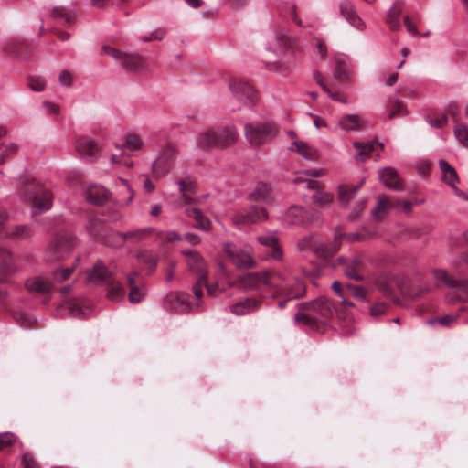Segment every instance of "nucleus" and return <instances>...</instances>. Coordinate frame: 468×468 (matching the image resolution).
I'll use <instances>...</instances> for the list:
<instances>
[{
  "mask_svg": "<svg viewBox=\"0 0 468 468\" xmlns=\"http://www.w3.org/2000/svg\"><path fill=\"white\" fill-rule=\"evenodd\" d=\"M269 289L280 309L285 308L289 302L303 297L306 290L299 278L285 276L278 271H274L269 280Z\"/></svg>",
  "mask_w": 468,
  "mask_h": 468,
  "instance_id": "f257e3e1",
  "label": "nucleus"
},
{
  "mask_svg": "<svg viewBox=\"0 0 468 468\" xmlns=\"http://www.w3.org/2000/svg\"><path fill=\"white\" fill-rule=\"evenodd\" d=\"M334 314L333 303L321 297L312 303L301 304L300 311L295 314V320L319 331L333 317Z\"/></svg>",
  "mask_w": 468,
  "mask_h": 468,
  "instance_id": "f03ea898",
  "label": "nucleus"
},
{
  "mask_svg": "<svg viewBox=\"0 0 468 468\" xmlns=\"http://www.w3.org/2000/svg\"><path fill=\"white\" fill-rule=\"evenodd\" d=\"M87 280L93 284H105L107 286V298L111 301H119L125 295L123 285L114 277V271L98 261L93 268L88 271Z\"/></svg>",
  "mask_w": 468,
  "mask_h": 468,
  "instance_id": "7ed1b4c3",
  "label": "nucleus"
},
{
  "mask_svg": "<svg viewBox=\"0 0 468 468\" xmlns=\"http://www.w3.org/2000/svg\"><path fill=\"white\" fill-rule=\"evenodd\" d=\"M178 154L179 149L176 143L165 141L158 144L155 157L151 164L153 177L160 179L168 175L174 168Z\"/></svg>",
  "mask_w": 468,
  "mask_h": 468,
  "instance_id": "20e7f679",
  "label": "nucleus"
},
{
  "mask_svg": "<svg viewBox=\"0 0 468 468\" xmlns=\"http://www.w3.org/2000/svg\"><path fill=\"white\" fill-rule=\"evenodd\" d=\"M182 254L186 258L188 270L197 275V282L193 285V293L199 299L203 296V289L206 287L207 294L216 295L217 288L207 283V271L204 259L197 251L183 250Z\"/></svg>",
  "mask_w": 468,
  "mask_h": 468,
  "instance_id": "39448f33",
  "label": "nucleus"
},
{
  "mask_svg": "<svg viewBox=\"0 0 468 468\" xmlns=\"http://www.w3.org/2000/svg\"><path fill=\"white\" fill-rule=\"evenodd\" d=\"M239 133L234 126L209 129L199 134L197 145L202 149L210 147L226 148L236 143Z\"/></svg>",
  "mask_w": 468,
  "mask_h": 468,
  "instance_id": "423d86ee",
  "label": "nucleus"
},
{
  "mask_svg": "<svg viewBox=\"0 0 468 468\" xmlns=\"http://www.w3.org/2000/svg\"><path fill=\"white\" fill-rule=\"evenodd\" d=\"M279 133L273 122H250L244 125V135L253 147H260L274 139Z\"/></svg>",
  "mask_w": 468,
  "mask_h": 468,
  "instance_id": "0eeeda50",
  "label": "nucleus"
},
{
  "mask_svg": "<svg viewBox=\"0 0 468 468\" xmlns=\"http://www.w3.org/2000/svg\"><path fill=\"white\" fill-rule=\"evenodd\" d=\"M434 277L439 285H445L448 288L446 299L449 303L466 302L468 303V281L456 280L452 278L445 271L437 270Z\"/></svg>",
  "mask_w": 468,
  "mask_h": 468,
  "instance_id": "6e6552de",
  "label": "nucleus"
},
{
  "mask_svg": "<svg viewBox=\"0 0 468 468\" xmlns=\"http://www.w3.org/2000/svg\"><path fill=\"white\" fill-rule=\"evenodd\" d=\"M102 54L115 59L126 71L139 73L146 70L147 62L144 57L135 53H125L111 46L102 47Z\"/></svg>",
  "mask_w": 468,
  "mask_h": 468,
  "instance_id": "1a4fd4ad",
  "label": "nucleus"
},
{
  "mask_svg": "<svg viewBox=\"0 0 468 468\" xmlns=\"http://www.w3.org/2000/svg\"><path fill=\"white\" fill-rule=\"evenodd\" d=\"M298 249L300 251L312 250L318 257L327 258L340 249V241L337 238H335L330 244L318 243L313 236H307L299 240Z\"/></svg>",
  "mask_w": 468,
  "mask_h": 468,
  "instance_id": "9d476101",
  "label": "nucleus"
},
{
  "mask_svg": "<svg viewBox=\"0 0 468 468\" xmlns=\"http://www.w3.org/2000/svg\"><path fill=\"white\" fill-rule=\"evenodd\" d=\"M229 89L234 97L244 105L252 106L259 100L258 92L248 81L243 80H231Z\"/></svg>",
  "mask_w": 468,
  "mask_h": 468,
  "instance_id": "9b49d317",
  "label": "nucleus"
},
{
  "mask_svg": "<svg viewBox=\"0 0 468 468\" xmlns=\"http://www.w3.org/2000/svg\"><path fill=\"white\" fill-rule=\"evenodd\" d=\"M268 218L264 207L252 206L249 211H239L232 215L231 220L236 226H249L260 223Z\"/></svg>",
  "mask_w": 468,
  "mask_h": 468,
  "instance_id": "f8f14e48",
  "label": "nucleus"
},
{
  "mask_svg": "<svg viewBox=\"0 0 468 468\" xmlns=\"http://www.w3.org/2000/svg\"><path fill=\"white\" fill-rule=\"evenodd\" d=\"M75 245V239L69 233H63L58 235L49 248V259L51 261H59L65 258L66 254Z\"/></svg>",
  "mask_w": 468,
  "mask_h": 468,
  "instance_id": "ddd939ff",
  "label": "nucleus"
},
{
  "mask_svg": "<svg viewBox=\"0 0 468 468\" xmlns=\"http://www.w3.org/2000/svg\"><path fill=\"white\" fill-rule=\"evenodd\" d=\"M87 229L96 240L108 246H117L115 233L111 234L108 226L100 218H91Z\"/></svg>",
  "mask_w": 468,
  "mask_h": 468,
  "instance_id": "4468645a",
  "label": "nucleus"
},
{
  "mask_svg": "<svg viewBox=\"0 0 468 468\" xmlns=\"http://www.w3.org/2000/svg\"><path fill=\"white\" fill-rule=\"evenodd\" d=\"M319 218V212L314 210L306 212L302 207L298 206L291 207L285 215V220L292 225L307 226Z\"/></svg>",
  "mask_w": 468,
  "mask_h": 468,
  "instance_id": "2eb2a0df",
  "label": "nucleus"
},
{
  "mask_svg": "<svg viewBox=\"0 0 468 468\" xmlns=\"http://www.w3.org/2000/svg\"><path fill=\"white\" fill-rule=\"evenodd\" d=\"M8 215L5 209L0 208V238H12V239H27L29 238L33 230L27 225H16L6 229L5 228V222L7 220Z\"/></svg>",
  "mask_w": 468,
  "mask_h": 468,
  "instance_id": "dca6fc26",
  "label": "nucleus"
},
{
  "mask_svg": "<svg viewBox=\"0 0 468 468\" xmlns=\"http://www.w3.org/2000/svg\"><path fill=\"white\" fill-rule=\"evenodd\" d=\"M0 284L5 282L10 276H12L16 271V267L14 262L13 255L7 250L0 247ZM6 291L0 288V297H3L6 294Z\"/></svg>",
  "mask_w": 468,
  "mask_h": 468,
  "instance_id": "f3484780",
  "label": "nucleus"
},
{
  "mask_svg": "<svg viewBox=\"0 0 468 468\" xmlns=\"http://www.w3.org/2000/svg\"><path fill=\"white\" fill-rule=\"evenodd\" d=\"M165 308L177 313H186L191 310L188 294L184 292H169L164 299Z\"/></svg>",
  "mask_w": 468,
  "mask_h": 468,
  "instance_id": "a211bd4d",
  "label": "nucleus"
},
{
  "mask_svg": "<svg viewBox=\"0 0 468 468\" xmlns=\"http://www.w3.org/2000/svg\"><path fill=\"white\" fill-rule=\"evenodd\" d=\"M127 285L130 288L128 299L131 303H136L142 301L145 294L143 278L138 271L131 272L126 277Z\"/></svg>",
  "mask_w": 468,
  "mask_h": 468,
  "instance_id": "6ab92c4d",
  "label": "nucleus"
},
{
  "mask_svg": "<svg viewBox=\"0 0 468 468\" xmlns=\"http://www.w3.org/2000/svg\"><path fill=\"white\" fill-rule=\"evenodd\" d=\"M339 263L344 267V272L346 277L355 281L363 280L364 262L360 256L354 257L350 260L340 257Z\"/></svg>",
  "mask_w": 468,
  "mask_h": 468,
  "instance_id": "aec40b11",
  "label": "nucleus"
},
{
  "mask_svg": "<svg viewBox=\"0 0 468 468\" xmlns=\"http://www.w3.org/2000/svg\"><path fill=\"white\" fill-rule=\"evenodd\" d=\"M224 251L238 268H252L255 264V261L248 252L238 250L232 245H226Z\"/></svg>",
  "mask_w": 468,
  "mask_h": 468,
  "instance_id": "412c9836",
  "label": "nucleus"
},
{
  "mask_svg": "<svg viewBox=\"0 0 468 468\" xmlns=\"http://www.w3.org/2000/svg\"><path fill=\"white\" fill-rule=\"evenodd\" d=\"M339 11L341 16L354 27L362 30L365 27V24L362 19L358 16L354 5L346 0L342 1L339 4Z\"/></svg>",
  "mask_w": 468,
  "mask_h": 468,
  "instance_id": "4be33fe9",
  "label": "nucleus"
},
{
  "mask_svg": "<svg viewBox=\"0 0 468 468\" xmlns=\"http://www.w3.org/2000/svg\"><path fill=\"white\" fill-rule=\"evenodd\" d=\"M2 48L5 53L14 56H26L31 52L30 44L21 38H14L5 42Z\"/></svg>",
  "mask_w": 468,
  "mask_h": 468,
  "instance_id": "5701e85b",
  "label": "nucleus"
},
{
  "mask_svg": "<svg viewBox=\"0 0 468 468\" xmlns=\"http://www.w3.org/2000/svg\"><path fill=\"white\" fill-rule=\"evenodd\" d=\"M154 232L153 228L136 229L125 233H115L117 246L122 244L125 240L132 242H140L150 237Z\"/></svg>",
  "mask_w": 468,
  "mask_h": 468,
  "instance_id": "b1692460",
  "label": "nucleus"
},
{
  "mask_svg": "<svg viewBox=\"0 0 468 468\" xmlns=\"http://www.w3.org/2000/svg\"><path fill=\"white\" fill-rule=\"evenodd\" d=\"M295 183L298 182H304L307 184V187L309 189L316 190L315 194L314 195V201L319 204L320 206H325L327 204H330L333 201V195L327 192H323L320 190L322 187V184L319 181L316 180H303L301 177H297L294 179Z\"/></svg>",
  "mask_w": 468,
  "mask_h": 468,
  "instance_id": "393cba45",
  "label": "nucleus"
},
{
  "mask_svg": "<svg viewBox=\"0 0 468 468\" xmlns=\"http://www.w3.org/2000/svg\"><path fill=\"white\" fill-rule=\"evenodd\" d=\"M380 181L388 188L400 191L403 189V183L397 171L391 167H386L379 172Z\"/></svg>",
  "mask_w": 468,
  "mask_h": 468,
  "instance_id": "a878e982",
  "label": "nucleus"
},
{
  "mask_svg": "<svg viewBox=\"0 0 468 468\" xmlns=\"http://www.w3.org/2000/svg\"><path fill=\"white\" fill-rule=\"evenodd\" d=\"M86 199L94 205H102L110 197L109 191L101 186L90 185L85 191Z\"/></svg>",
  "mask_w": 468,
  "mask_h": 468,
  "instance_id": "bb28decb",
  "label": "nucleus"
},
{
  "mask_svg": "<svg viewBox=\"0 0 468 468\" xmlns=\"http://www.w3.org/2000/svg\"><path fill=\"white\" fill-rule=\"evenodd\" d=\"M258 241L268 250V256L274 260H281L282 250L278 244V239L272 235H263L257 238Z\"/></svg>",
  "mask_w": 468,
  "mask_h": 468,
  "instance_id": "cd10ccee",
  "label": "nucleus"
},
{
  "mask_svg": "<svg viewBox=\"0 0 468 468\" xmlns=\"http://www.w3.org/2000/svg\"><path fill=\"white\" fill-rule=\"evenodd\" d=\"M365 123L366 121L357 114H344L338 121V125L346 132L360 131Z\"/></svg>",
  "mask_w": 468,
  "mask_h": 468,
  "instance_id": "c85d7f7f",
  "label": "nucleus"
},
{
  "mask_svg": "<svg viewBox=\"0 0 468 468\" xmlns=\"http://www.w3.org/2000/svg\"><path fill=\"white\" fill-rule=\"evenodd\" d=\"M274 271H266L263 272H250L243 278V283L250 288H257L266 285L269 288V280L272 278Z\"/></svg>",
  "mask_w": 468,
  "mask_h": 468,
  "instance_id": "c756f323",
  "label": "nucleus"
},
{
  "mask_svg": "<svg viewBox=\"0 0 468 468\" xmlns=\"http://www.w3.org/2000/svg\"><path fill=\"white\" fill-rule=\"evenodd\" d=\"M52 194L49 190L37 187L33 196V206L40 211L48 210L51 207Z\"/></svg>",
  "mask_w": 468,
  "mask_h": 468,
  "instance_id": "7c9ffc66",
  "label": "nucleus"
},
{
  "mask_svg": "<svg viewBox=\"0 0 468 468\" xmlns=\"http://www.w3.org/2000/svg\"><path fill=\"white\" fill-rule=\"evenodd\" d=\"M261 301L254 298H247L231 305L230 310L236 315H244L259 309Z\"/></svg>",
  "mask_w": 468,
  "mask_h": 468,
  "instance_id": "2f4dec72",
  "label": "nucleus"
},
{
  "mask_svg": "<svg viewBox=\"0 0 468 468\" xmlns=\"http://www.w3.org/2000/svg\"><path fill=\"white\" fill-rule=\"evenodd\" d=\"M250 200L270 204L273 200L271 189L268 185L259 182L250 194Z\"/></svg>",
  "mask_w": 468,
  "mask_h": 468,
  "instance_id": "473e14b6",
  "label": "nucleus"
},
{
  "mask_svg": "<svg viewBox=\"0 0 468 468\" xmlns=\"http://www.w3.org/2000/svg\"><path fill=\"white\" fill-rule=\"evenodd\" d=\"M177 184L179 186V190L182 194L184 203L186 205L195 203L196 200L190 197V194L195 193L197 188V184L194 178L186 176L178 180Z\"/></svg>",
  "mask_w": 468,
  "mask_h": 468,
  "instance_id": "72a5a7b5",
  "label": "nucleus"
},
{
  "mask_svg": "<svg viewBox=\"0 0 468 468\" xmlns=\"http://www.w3.org/2000/svg\"><path fill=\"white\" fill-rule=\"evenodd\" d=\"M399 200L392 201L384 195L379 196L378 205L373 211L374 218L377 220H381L391 207H399Z\"/></svg>",
  "mask_w": 468,
  "mask_h": 468,
  "instance_id": "f704fd0d",
  "label": "nucleus"
},
{
  "mask_svg": "<svg viewBox=\"0 0 468 468\" xmlns=\"http://www.w3.org/2000/svg\"><path fill=\"white\" fill-rule=\"evenodd\" d=\"M75 148L80 154L90 157L96 156L99 151L95 142L86 137L77 139Z\"/></svg>",
  "mask_w": 468,
  "mask_h": 468,
  "instance_id": "c9c22d12",
  "label": "nucleus"
},
{
  "mask_svg": "<svg viewBox=\"0 0 468 468\" xmlns=\"http://www.w3.org/2000/svg\"><path fill=\"white\" fill-rule=\"evenodd\" d=\"M439 166L442 174L443 182L452 187H455L456 184L459 183V176L455 168L444 160L439 162Z\"/></svg>",
  "mask_w": 468,
  "mask_h": 468,
  "instance_id": "e433bc0d",
  "label": "nucleus"
},
{
  "mask_svg": "<svg viewBox=\"0 0 468 468\" xmlns=\"http://www.w3.org/2000/svg\"><path fill=\"white\" fill-rule=\"evenodd\" d=\"M354 147L356 149L357 154H356V159L359 162L364 161L367 158L376 148L383 149V144L379 143H360L355 142Z\"/></svg>",
  "mask_w": 468,
  "mask_h": 468,
  "instance_id": "4c0bfd02",
  "label": "nucleus"
},
{
  "mask_svg": "<svg viewBox=\"0 0 468 468\" xmlns=\"http://www.w3.org/2000/svg\"><path fill=\"white\" fill-rule=\"evenodd\" d=\"M26 287L29 292L36 293H48L51 291V283L40 277H35L27 280Z\"/></svg>",
  "mask_w": 468,
  "mask_h": 468,
  "instance_id": "58836bf2",
  "label": "nucleus"
},
{
  "mask_svg": "<svg viewBox=\"0 0 468 468\" xmlns=\"http://www.w3.org/2000/svg\"><path fill=\"white\" fill-rule=\"evenodd\" d=\"M290 150L298 153L301 156L308 160H315L317 158L316 150L303 141L294 140L291 144Z\"/></svg>",
  "mask_w": 468,
  "mask_h": 468,
  "instance_id": "ea45409f",
  "label": "nucleus"
},
{
  "mask_svg": "<svg viewBox=\"0 0 468 468\" xmlns=\"http://www.w3.org/2000/svg\"><path fill=\"white\" fill-rule=\"evenodd\" d=\"M186 214L188 218L195 220L194 227L201 230H207L210 227L209 219L203 215V213L196 207L186 208Z\"/></svg>",
  "mask_w": 468,
  "mask_h": 468,
  "instance_id": "a19ab883",
  "label": "nucleus"
},
{
  "mask_svg": "<svg viewBox=\"0 0 468 468\" xmlns=\"http://www.w3.org/2000/svg\"><path fill=\"white\" fill-rule=\"evenodd\" d=\"M402 9V4L396 2L388 10L386 21L391 30H399L400 28L399 17Z\"/></svg>",
  "mask_w": 468,
  "mask_h": 468,
  "instance_id": "79ce46f5",
  "label": "nucleus"
},
{
  "mask_svg": "<svg viewBox=\"0 0 468 468\" xmlns=\"http://www.w3.org/2000/svg\"><path fill=\"white\" fill-rule=\"evenodd\" d=\"M363 181L357 186L342 185L338 188V199L342 206H346L351 199H353L357 193L360 186L363 185Z\"/></svg>",
  "mask_w": 468,
  "mask_h": 468,
  "instance_id": "37998d69",
  "label": "nucleus"
},
{
  "mask_svg": "<svg viewBox=\"0 0 468 468\" xmlns=\"http://www.w3.org/2000/svg\"><path fill=\"white\" fill-rule=\"evenodd\" d=\"M314 78V80L316 81V83L322 87L324 91H325L332 100H334L335 101H339L344 104H346L347 102L346 95L340 91H334L332 90V88H330L324 82V78L322 77V75L319 72H315Z\"/></svg>",
  "mask_w": 468,
  "mask_h": 468,
  "instance_id": "c03bdc74",
  "label": "nucleus"
},
{
  "mask_svg": "<svg viewBox=\"0 0 468 468\" xmlns=\"http://www.w3.org/2000/svg\"><path fill=\"white\" fill-rule=\"evenodd\" d=\"M51 16L63 26H70L75 21L74 15L63 7L53 8Z\"/></svg>",
  "mask_w": 468,
  "mask_h": 468,
  "instance_id": "a18cd8bd",
  "label": "nucleus"
},
{
  "mask_svg": "<svg viewBox=\"0 0 468 468\" xmlns=\"http://www.w3.org/2000/svg\"><path fill=\"white\" fill-rule=\"evenodd\" d=\"M387 110L388 112V119H393L397 116L407 114L406 106L402 101L399 100L389 99L387 105Z\"/></svg>",
  "mask_w": 468,
  "mask_h": 468,
  "instance_id": "49530a36",
  "label": "nucleus"
},
{
  "mask_svg": "<svg viewBox=\"0 0 468 468\" xmlns=\"http://www.w3.org/2000/svg\"><path fill=\"white\" fill-rule=\"evenodd\" d=\"M459 316V314H448L443 316L431 318L429 319L428 323L431 325L439 324L442 327L450 328L456 324Z\"/></svg>",
  "mask_w": 468,
  "mask_h": 468,
  "instance_id": "de8ad7c7",
  "label": "nucleus"
},
{
  "mask_svg": "<svg viewBox=\"0 0 468 468\" xmlns=\"http://www.w3.org/2000/svg\"><path fill=\"white\" fill-rule=\"evenodd\" d=\"M276 42L284 51H294L296 48V40L288 35L287 32H280L276 37Z\"/></svg>",
  "mask_w": 468,
  "mask_h": 468,
  "instance_id": "09e8293b",
  "label": "nucleus"
},
{
  "mask_svg": "<svg viewBox=\"0 0 468 468\" xmlns=\"http://www.w3.org/2000/svg\"><path fill=\"white\" fill-rule=\"evenodd\" d=\"M335 79L340 83H346L349 80L348 69L346 61L342 58H336V66L334 70Z\"/></svg>",
  "mask_w": 468,
  "mask_h": 468,
  "instance_id": "8fccbe9b",
  "label": "nucleus"
},
{
  "mask_svg": "<svg viewBox=\"0 0 468 468\" xmlns=\"http://www.w3.org/2000/svg\"><path fill=\"white\" fill-rule=\"evenodd\" d=\"M124 146L131 151H142L144 148V143L140 135L131 133L125 137Z\"/></svg>",
  "mask_w": 468,
  "mask_h": 468,
  "instance_id": "3c124183",
  "label": "nucleus"
},
{
  "mask_svg": "<svg viewBox=\"0 0 468 468\" xmlns=\"http://www.w3.org/2000/svg\"><path fill=\"white\" fill-rule=\"evenodd\" d=\"M138 260L141 262L148 265L150 271H153L155 269L156 264H157L156 256L150 251H143V252L139 253Z\"/></svg>",
  "mask_w": 468,
  "mask_h": 468,
  "instance_id": "603ef678",
  "label": "nucleus"
},
{
  "mask_svg": "<svg viewBox=\"0 0 468 468\" xmlns=\"http://www.w3.org/2000/svg\"><path fill=\"white\" fill-rule=\"evenodd\" d=\"M454 135L464 147L468 148V128L465 125L457 123L454 129Z\"/></svg>",
  "mask_w": 468,
  "mask_h": 468,
  "instance_id": "864d4df0",
  "label": "nucleus"
},
{
  "mask_svg": "<svg viewBox=\"0 0 468 468\" xmlns=\"http://www.w3.org/2000/svg\"><path fill=\"white\" fill-rule=\"evenodd\" d=\"M345 293L346 295L353 296L358 300L366 299V291L362 286L346 284Z\"/></svg>",
  "mask_w": 468,
  "mask_h": 468,
  "instance_id": "5fc2aeb1",
  "label": "nucleus"
},
{
  "mask_svg": "<svg viewBox=\"0 0 468 468\" xmlns=\"http://www.w3.org/2000/svg\"><path fill=\"white\" fill-rule=\"evenodd\" d=\"M76 268V265H72L71 267L59 269L54 271L53 279L56 282H62L69 278Z\"/></svg>",
  "mask_w": 468,
  "mask_h": 468,
  "instance_id": "6e6d98bb",
  "label": "nucleus"
},
{
  "mask_svg": "<svg viewBox=\"0 0 468 468\" xmlns=\"http://www.w3.org/2000/svg\"><path fill=\"white\" fill-rule=\"evenodd\" d=\"M27 84L34 91H42L46 87V81L40 76H30L27 80Z\"/></svg>",
  "mask_w": 468,
  "mask_h": 468,
  "instance_id": "4d7b16f0",
  "label": "nucleus"
},
{
  "mask_svg": "<svg viewBox=\"0 0 468 468\" xmlns=\"http://www.w3.org/2000/svg\"><path fill=\"white\" fill-rule=\"evenodd\" d=\"M18 150V146L15 144H10L0 153V165L5 163V161L15 155Z\"/></svg>",
  "mask_w": 468,
  "mask_h": 468,
  "instance_id": "13d9d810",
  "label": "nucleus"
},
{
  "mask_svg": "<svg viewBox=\"0 0 468 468\" xmlns=\"http://www.w3.org/2000/svg\"><path fill=\"white\" fill-rule=\"evenodd\" d=\"M448 121V117L444 113L434 114L430 117L429 123L434 128H442Z\"/></svg>",
  "mask_w": 468,
  "mask_h": 468,
  "instance_id": "bf43d9fd",
  "label": "nucleus"
},
{
  "mask_svg": "<svg viewBox=\"0 0 468 468\" xmlns=\"http://www.w3.org/2000/svg\"><path fill=\"white\" fill-rule=\"evenodd\" d=\"M396 283L399 287V289L403 294L408 295V296L412 295V293H411L412 289L410 288V280L408 277H406V276L398 277L396 279Z\"/></svg>",
  "mask_w": 468,
  "mask_h": 468,
  "instance_id": "052dcab7",
  "label": "nucleus"
},
{
  "mask_svg": "<svg viewBox=\"0 0 468 468\" xmlns=\"http://www.w3.org/2000/svg\"><path fill=\"white\" fill-rule=\"evenodd\" d=\"M157 238L163 242H175L181 240L180 235L176 231L158 232Z\"/></svg>",
  "mask_w": 468,
  "mask_h": 468,
  "instance_id": "680f3d73",
  "label": "nucleus"
},
{
  "mask_svg": "<svg viewBox=\"0 0 468 468\" xmlns=\"http://www.w3.org/2000/svg\"><path fill=\"white\" fill-rule=\"evenodd\" d=\"M403 21H404V25L407 28V31L413 35V36H418L419 35V32H418V29H417V22L415 20L414 17H411L410 16H405L404 18H403Z\"/></svg>",
  "mask_w": 468,
  "mask_h": 468,
  "instance_id": "e2e57ef3",
  "label": "nucleus"
},
{
  "mask_svg": "<svg viewBox=\"0 0 468 468\" xmlns=\"http://www.w3.org/2000/svg\"><path fill=\"white\" fill-rule=\"evenodd\" d=\"M366 203H367V201L364 198H361L356 202L353 211H352L351 215L349 216V218L352 220L356 219L359 217L360 213L366 207Z\"/></svg>",
  "mask_w": 468,
  "mask_h": 468,
  "instance_id": "0e129e2a",
  "label": "nucleus"
},
{
  "mask_svg": "<svg viewBox=\"0 0 468 468\" xmlns=\"http://www.w3.org/2000/svg\"><path fill=\"white\" fill-rule=\"evenodd\" d=\"M15 441V437L12 433L0 434V451L5 447L10 446Z\"/></svg>",
  "mask_w": 468,
  "mask_h": 468,
  "instance_id": "69168bd1",
  "label": "nucleus"
},
{
  "mask_svg": "<svg viewBox=\"0 0 468 468\" xmlns=\"http://www.w3.org/2000/svg\"><path fill=\"white\" fill-rule=\"evenodd\" d=\"M14 318L21 326H28L31 324L30 317L22 312L16 313Z\"/></svg>",
  "mask_w": 468,
  "mask_h": 468,
  "instance_id": "338daca9",
  "label": "nucleus"
},
{
  "mask_svg": "<svg viewBox=\"0 0 468 468\" xmlns=\"http://www.w3.org/2000/svg\"><path fill=\"white\" fill-rule=\"evenodd\" d=\"M22 463L24 465V468H37V462L28 453H25L23 455Z\"/></svg>",
  "mask_w": 468,
  "mask_h": 468,
  "instance_id": "774afa93",
  "label": "nucleus"
}]
</instances>
